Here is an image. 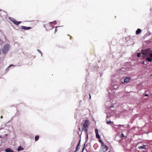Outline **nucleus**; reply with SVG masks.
Returning <instances> with one entry per match:
<instances>
[{"instance_id":"nucleus-1","label":"nucleus","mask_w":152,"mask_h":152,"mask_svg":"<svg viewBox=\"0 0 152 152\" xmlns=\"http://www.w3.org/2000/svg\"><path fill=\"white\" fill-rule=\"evenodd\" d=\"M152 53V50L151 49H148L146 50H142L141 51V53L143 56L142 57L144 58L145 56H149L151 53Z\"/></svg>"},{"instance_id":"nucleus-2","label":"nucleus","mask_w":152,"mask_h":152,"mask_svg":"<svg viewBox=\"0 0 152 152\" xmlns=\"http://www.w3.org/2000/svg\"><path fill=\"white\" fill-rule=\"evenodd\" d=\"M10 48V47L8 44H6L4 46L2 50V53L3 54H5L8 51Z\"/></svg>"},{"instance_id":"nucleus-3","label":"nucleus","mask_w":152,"mask_h":152,"mask_svg":"<svg viewBox=\"0 0 152 152\" xmlns=\"http://www.w3.org/2000/svg\"><path fill=\"white\" fill-rule=\"evenodd\" d=\"M52 23V22H49L46 24L44 25V27L45 28L47 31L51 30L53 28L51 25L50 23Z\"/></svg>"},{"instance_id":"nucleus-4","label":"nucleus","mask_w":152,"mask_h":152,"mask_svg":"<svg viewBox=\"0 0 152 152\" xmlns=\"http://www.w3.org/2000/svg\"><path fill=\"white\" fill-rule=\"evenodd\" d=\"M9 19L17 26H18L21 22V21H17L14 18L12 17H9Z\"/></svg>"},{"instance_id":"nucleus-5","label":"nucleus","mask_w":152,"mask_h":152,"mask_svg":"<svg viewBox=\"0 0 152 152\" xmlns=\"http://www.w3.org/2000/svg\"><path fill=\"white\" fill-rule=\"evenodd\" d=\"M89 66L90 69H89L88 70L87 69H86V70L87 72L88 71V70L91 71H92L96 69L97 68L96 66H95L92 65L90 64H89Z\"/></svg>"},{"instance_id":"nucleus-6","label":"nucleus","mask_w":152,"mask_h":152,"mask_svg":"<svg viewBox=\"0 0 152 152\" xmlns=\"http://www.w3.org/2000/svg\"><path fill=\"white\" fill-rule=\"evenodd\" d=\"M89 120H86L85 121V123L83 124V126L84 128H88L89 125Z\"/></svg>"},{"instance_id":"nucleus-7","label":"nucleus","mask_w":152,"mask_h":152,"mask_svg":"<svg viewBox=\"0 0 152 152\" xmlns=\"http://www.w3.org/2000/svg\"><path fill=\"white\" fill-rule=\"evenodd\" d=\"M95 132L96 134V137L98 139H100V137L99 134V133L98 132V130L97 129H96L95 130Z\"/></svg>"},{"instance_id":"nucleus-8","label":"nucleus","mask_w":152,"mask_h":152,"mask_svg":"<svg viewBox=\"0 0 152 152\" xmlns=\"http://www.w3.org/2000/svg\"><path fill=\"white\" fill-rule=\"evenodd\" d=\"M130 80V78L129 77H126L124 79V82L122 81L121 82L123 83H128L129 82Z\"/></svg>"},{"instance_id":"nucleus-9","label":"nucleus","mask_w":152,"mask_h":152,"mask_svg":"<svg viewBox=\"0 0 152 152\" xmlns=\"http://www.w3.org/2000/svg\"><path fill=\"white\" fill-rule=\"evenodd\" d=\"M21 28L25 30H28L31 28V27H26L24 26H22Z\"/></svg>"},{"instance_id":"nucleus-10","label":"nucleus","mask_w":152,"mask_h":152,"mask_svg":"<svg viewBox=\"0 0 152 152\" xmlns=\"http://www.w3.org/2000/svg\"><path fill=\"white\" fill-rule=\"evenodd\" d=\"M146 145H143L142 146H139L138 147V148L139 150H141L143 149H146Z\"/></svg>"},{"instance_id":"nucleus-11","label":"nucleus","mask_w":152,"mask_h":152,"mask_svg":"<svg viewBox=\"0 0 152 152\" xmlns=\"http://www.w3.org/2000/svg\"><path fill=\"white\" fill-rule=\"evenodd\" d=\"M5 151L6 152H13L14 151L12 149L10 148H7L5 149Z\"/></svg>"},{"instance_id":"nucleus-12","label":"nucleus","mask_w":152,"mask_h":152,"mask_svg":"<svg viewBox=\"0 0 152 152\" xmlns=\"http://www.w3.org/2000/svg\"><path fill=\"white\" fill-rule=\"evenodd\" d=\"M80 140H79L77 145V146L76 147V150H79V149L80 148Z\"/></svg>"},{"instance_id":"nucleus-13","label":"nucleus","mask_w":152,"mask_h":152,"mask_svg":"<svg viewBox=\"0 0 152 152\" xmlns=\"http://www.w3.org/2000/svg\"><path fill=\"white\" fill-rule=\"evenodd\" d=\"M141 30L140 29V28L137 29L136 31V34H138L139 33H140L141 32Z\"/></svg>"},{"instance_id":"nucleus-14","label":"nucleus","mask_w":152,"mask_h":152,"mask_svg":"<svg viewBox=\"0 0 152 152\" xmlns=\"http://www.w3.org/2000/svg\"><path fill=\"white\" fill-rule=\"evenodd\" d=\"M86 141L85 142V143H84V145H85L86 143L87 142L88 139V133H86Z\"/></svg>"},{"instance_id":"nucleus-15","label":"nucleus","mask_w":152,"mask_h":152,"mask_svg":"<svg viewBox=\"0 0 152 152\" xmlns=\"http://www.w3.org/2000/svg\"><path fill=\"white\" fill-rule=\"evenodd\" d=\"M23 149V148L21 146H19L18 148V151H19Z\"/></svg>"},{"instance_id":"nucleus-16","label":"nucleus","mask_w":152,"mask_h":152,"mask_svg":"<svg viewBox=\"0 0 152 152\" xmlns=\"http://www.w3.org/2000/svg\"><path fill=\"white\" fill-rule=\"evenodd\" d=\"M146 60L149 62H151L152 61V58L151 57L147 58Z\"/></svg>"},{"instance_id":"nucleus-17","label":"nucleus","mask_w":152,"mask_h":152,"mask_svg":"<svg viewBox=\"0 0 152 152\" xmlns=\"http://www.w3.org/2000/svg\"><path fill=\"white\" fill-rule=\"evenodd\" d=\"M82 129L84 131L86 132V134L87 133L88 128H82Z\"/></svg>"},{"instance_id":"nucleus-18","label":"nucleus","mask_w":152,"mask_h":152,"mask_svg":"<svg viewBox=\"0 0 152 152\" xmlns=\"http://www.w3.org/2000/svg\"><path fill=\"white\" fill-rule=\"evenodd\" d=\"M118 85H115L112 88V89H117L118 88Z\"/></svg>"},{"instance_id":"nucleus-19","label":"nucleus","mask_w":152,"mask_h":152,"mask_svg":"<svg viewBox=\"0 0 152 152\" xmlns=\"http://www.w3.org/2000/svg\"><path fill=\"white\" fill-rule=\"evenodd\" d=\"M39 137L37 135L35 137V140L36 141H37L39 139Z\"/></svg>"},{"instance_id":"nucleus-20","label":"nucleus","mask_w":152,"mask_h":152,"mask_svg":"<svg viewBox=\"0 0 152 152\" xmlns=\"http://www.w3.org/2000/svg\"><path fill=\"white\" fill-rule=\"evenodd\" d=\"M14 66V65L13 64H11L7 68L5 69V70H7L9 68H10V67H11V66Z\"/></svg>"},{"instance_id":"nucleus-21","label":"nucleus","mask_w":152,"mask_h":152,"mask_svg":"<svg viewBox=\"0 0 152 152\" xmlns=\"http://www.w3.org/2000/svg\"><path fill=\"white\" fill-rule=\"evenodd\" d=\"M108 149V147L105 145V152L107 151Z\"/></svg>"},{"instance_id":"nucleus-22","label":"nucleus","mask_w":152,"mask_h":152,"mask_svg":"<svg viewBox=\"0 0 152 152\" xmlns=\"http://www.w3.org/2000/svg\"><path fill=\"white\" fill-rule=\"evenodd\" d=\"M37 51L41 54V56H42V52L39 49L37 50Z\"/></svg>"},{"instance_id":"nucleus-23","label":"nucleus","mask_w":152,"mask_h":152,"mask_svg":"<svg viewBox=\"0 0 152 152\" xmlns=\"http://www.w3.org/2000/svg\"><path fill=\"white\" fill-rule=\"evenodd\" d=\"M141 55V53H138L137 54V56L138 57H140Z\"/></svg>"},{"instance_id":"nucleus-24","label":"nucleus","mask_w":152,"mask_h":152,"mask_svg":"<svg viewBox=\"0 0 152 152\" xmlns=\"http://www.w3.org/2000/svg\"><path fill=\"white\" fill-rule=\"evenodd\" d=\"M121 136L122 137H125V136L124 135V134L123 133H122L121 134Z\"/></svg>"},{"instance_id":"nucleus-25","label":"nucleus","mask_w":152,"mask_h":152,"mask_svg":"<svg viewBox=\"0 0 152 152\" xmlns=\"http://www.w3.org/2000/svg\"><path fill=\"white\" fill-rule=\"evenodd\" d=\"M99 142L100 143H101L103 142V141H102V140L100 139H99Z\"/></svg>"},{"instance_id":"nucleus-26","label":"nucleus","mask_w":152,"mask_h":152,"mask_svg":"<svg viewBox=\"0 0 152 152\" xmlns=\"http://www.w3.org/2000/svg\"><path fill=\"white\" fill-rule=\"evenodd\" d=\"M60 26H56V29H55V33L56 32V31H57V30L58 29H57V28L58 27H60Z\"/></svg>"},{"instance_id":"nucleus-27","label":"nucleus","mask_w":152,"mask_h":152,"mask_svg":"<svg viewBox=\"0 0 152 152\" xmlns=\"http://www.w3.org/2000/svg\"><path fill=\"white\" fill-rule=\"evenodd\" d=\"M99 74H100V76L101 77L103 73L102 72H99Z\"/></svg>"},{"instance_id":"nucleus-28","label":"nucleus","mask_w":152,"mask_h":152,"mask_svg":"<svg viewBox=\"0 0 152 152\" xmlns=\"http://www.w3.org/2000/svg\"><path fill=\"white\" fill-rule=\"evenodd\" d=\"M101 145L102 146H104V144L103 142L101 143Z\"/></svg>"},{"instance_id":"nucleus-29","label":"nucleus","mask_w":152,"mask_h":152,"mask_svg":"<svg viewBox=\"0 0 152 152\" xmlns=\"http://www.w3.org/2000/svg\"><path fill=\"white\" fill-rule=\"evenodd\" d=\"M52 23H53L54 24H56V22L55 21H53L52 22Z\"/></svg>"},{"instance_id":"nucleus-30","label":"nucleus","mask_w":152,"mask_h":152,"mask_svg":"<svg viewBox=\"0 0 152 152\" xmlns=\"http://www.w3.org/2000/svg\"><path fill=\"white\" fill-rule=\"evenodd\" d=\"M108 124H109L110 123H111V121H110L109 122L108 121H107L106 122Z\"/></svg>"},{"instance_id":"nucleus-31","label":"nucleus","mask_w":152,"mask_h":152,"mask_svg":"<svg viewBox=\"0 0 152 152\" xmlns=\"http://www.w3.org/2000/svg\"><path fill=\"white\" fill-rule=\"evenodd\" d=\"M85 145H84V147H83V148H82V151H83H83H84V149H85Z\"/></svg>"},{"instance_id":"nucleus-32","label":"nucleus","mask_w":152,"mask_h":152,"mask_svg":"<svg viewBox=\"0 0 152 152\" xmlns=\"http://www.w3.org/2000/svg\"><path fill=\"white\" fill-rule=\"evenodd\" d=\"M149 56H150L151 57H152V53H151Z\"/></svg>"},{"instance_id":"nucleus-33","label":"nucleus","mask_w":152,"mask_h":152,"mask_svg":"<svg viewBox=\"0 0 152 152\" xmlns=\"http://www.w3.org/2000/svg\"><path fill=\"white\" fill-rule=\"evenodd\" d=\"M78 129L80 131V127L79 126H78Z\"/></svg>"},{"instance_id":"nucleus-34","label":"nucleus","mask_w":152,"mask_h":152,"mask_svg":"<svg viewBox=\"0 0 152 152\" xmlns=\"http://www.w3.org/2000/svg\"><path fill=\"white\" fill-rule=\"evenodd\" d=\"M89 99H91V95L90 94H89Z\"/></svg>"},{"instance_id":"nucleus-35","label":"nucleus","mask_w":152,"mask_h":152,"mask_svg":"<svg viewBox=\"0 0 152 152\" xmlns=\"http://www.w3.org/2000/svg\"><path fill=\"white\" fill-rule=\"evenodd\" d=\"M110 108H112V107H113V105H112L110 107Z\"/></svg>"},{"instance_id":"nucleus-36","label":"nucleus","mask_w":152,"mask_h":152,"mask_svg":"<svg viewBox=\"0 0 152 152\" xmlns=\"http://www.w3.org/2000/svg\"><path fill=\"white\" fill-rule=\"evenodd\" d=\"M142 63L143 64H145L144 61H143V62H142Z\"/></svg>"},{"instance_id":"nucleus-37","label":"nucleus","mask_w":152,"mask_h":152,"mask_svg":"<svg viewBox=\"0 0 152 152\" xmlns=\"http://www.w3.org/2000/svg\"><path fill=\"white\" fill-rule=\"evenodd\" d=\"M78 150H76L75 149V151L74 152H77V151Z\"/></svg>"},{"instance_id":"nucleus-38","label":"nucleus","mask_w":152,"mask_h":152,"mask_svg":"<svg viewBox=\"0 0 152 152\" xmlns=\"http://www.w3.org/2000/svg\"><path fill=\"white\" fill-rule=\"evenodd\" d=\"M148 96V95L147 94H145V96Z\"/></svg>"},{"instance_id":"nucleus-39","label":"nucleus","mask_w":152,"mask_h":152,"mask_svg":"<svg viewBox=\"0 0 152 152\" xmlns=\"http://www.w3.org/2000/svg\"><path fill=\"white\" fill-rule=\"evenodd\" d=\"M2 137V136L1 135H0V138H1Z\"/></svg>"},{"instance_id":"nucleus-40","label":"nucleus","mask_w":152,"mask_h":152,"mask_svg":"<svg viewBox=\"0 0 152 152\" xmlns=\"http://www.w3.org/2000/svg\"><path fill=\"white\" fill-rule=\"evenodd\" d=\"M108 152H111V151L110 150Z\"/></svg>"},{"instance_id":"nucleus-41","label":"nucleus","mask_w":152,"mask_h":152,"mask_svg":"<svg viewBox=\"0 0 152 152\" xmlns=\"http://www.w3.org/2000/svg\"><path fill=\"white\" fill-rule=\"evenodd\" d=\"M2 10H1V9H0V11H2Z\"/></svg>"},{"instance_id":"nucleus-42","label":"nucleus","mask_w":152,"mask_h":152,"mask_svg":"<svg viewBox=\"0 0 152 152\" xmlns=\"http://www.w3.org/2000/svg\"><path fill=\"white\" fill-rule=\"evenodd\" d=\"M122 126H124V125H122Z\"/></svg>"},{"instance_id":"nucleus-43","label":"nucleus","mask_w":152,"mask_h":152,"mask_svg":"<svg viewBox=\"0 0 152 152\" xmlns=\"http://www.w3.org/2000/svg\"><path fill=\"white\" fill-rule=\"evenodd\" d=\"M3 12H5L4 11H3Z\"/></svg>"},{"instance_id":"nucleus-44","label":"nucleus","mask_w":152,"mask_h":152,"mask_svg":"<svg viewBox=\"0 0 152 152\" xmlns=\"http://www.w3.org/2000/svg\"><path fill=\"white\" fill-rule=\"evenodd\" d=\"M2 116H1V118H2Z\"/></svg>"},{"instance_id":"nucleus-45","label":"nucleus","mask_w":152,"mask_h":152,"mask_svg":"<svg viewBox=\"0 0 152 152\" xmlns=\"http://www.w3.org/2000/svg\"><path fill=\"white\" fill-rule=\"evenodd\" d=\"M81 152H83V151H82Z\"/></svg>"}]
</instances>
